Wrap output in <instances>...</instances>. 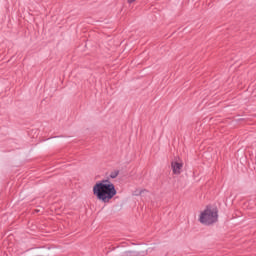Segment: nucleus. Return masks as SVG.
Listing matches in <instances>:
<instances>
[{
	"label": "nucleus",
	"instance_id": "f257e3e1",
	"mask_svg": "<svg viewBox=\"0 0 256 256\" xmlns=\"http://www.w3.org/2000/svg\"><path fill=\"white\" fill-rule=\"evenodd\" d=\"M92 193L100 203H111V200L117 195V189L111 180L102 179L95 183Z\"/></svg>",
	"mask_w": 256,
	"mask_h": 256
},
{
	"label": "nucleus",
	"instance_id": "f03ea898",
	"mask_svg": "<svg viewBox=\"0 0 256 256\" xmlns=\"http://www.w3.org/2000/svg\"><path fill=\"white\" fill-rule=\"evenodd\" d=\"M219 219V211L213 206L206 207L200 212L198 220L202 225H213Z\"/></svg>",
	"mask_w": 256,
	"mask_h": 256
},
{
	"label": "nucleus",
	"instance_id": "7ed1b4c3",
	"mask_svg": "<svg viewBox=\"0 0 256 256\" xmlns=\"http://www.w3.org/2000/svg\"><path fill=\"white\" fill-rule=\"evenodd\" d=\"M172 171L174 175H181V171H183V160L176 159L171 163Z\"/></svg>",
	"mask_w": 256,
	"mask_h": 256
},
{
	"label": "nucleus",
	"instance_id": "20e7f679",
	"mask_svg": "<svg viewBox=\"0 0 256 256\" xmlns=\"http://www.w3.org/2000/svg\"><path fill=\"white\" fill-rule=\"evenodd\" d=\"M109 177H110V179H117V177H119V171L115 170V171L111 172Z\"/></svg>",
	"mask_w": 256,
	"mask_h": 256
},
{
	"label": "nucleus",
	"instance_id": "39448f33",
	"mask_svg": "<svg viewBox=\"0 0 256 256\" xmlns=\"http://www.w3.org/2000/svg\"><path fill=\"white\" fill-rule=\"evenodd\" d=\"M122 256H136V254L133 253V252L127 251V252H124V253L122 254Z\"/></svg>",
	"mask_w": 256,
	"mask_h": 256
},
{
	"label": "nucleus",
	"instance_id": "423d86ee",
	"mask_svg": "<svg viewBox=\"0 0 256 256\" xmlns=\"http://www.w3.org/2000/svg\"><path fill=\"white\" fill-rule=\"evenodd\" d=\"M135 1L137 0H127V3L131 4V3H135Z\"/></svg>",
	"mask_w": 256,
	"mask_h": 256
}]
</instances>
